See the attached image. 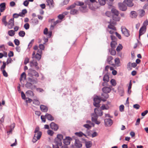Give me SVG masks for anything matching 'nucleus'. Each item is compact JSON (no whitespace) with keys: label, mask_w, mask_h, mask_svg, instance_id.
<instances>
[{"label":"nucleus","mask_w":148,"mask_h":148,"mask_svg":"<svg viewBox=\"0 0 148 148\" xmlns=\"http://www.w3.org/2000/svg\"><path fill=\"white\" fill-rule=\"evenodd\" d=\"M119 94L121 96H123L124 95V91L123 89L122 88H119L118 89Z\"/></svg>","instance_id":"nucleus-22"},{"label":"nucleus","mask_w":148,"mask_h":148,"mask_svg":"<svg viewBox=\"0 0 148 148\" xmlns=\"http://www.w3.org/2000/svg\"><path fill=\"white\" fill-rule=\"evenodd\" d=\"M54 133V132L53 131L50 130H49L47 131V133L50 136H52L53 135Z\"/></svg>","instance_id":"nucleus-54"},{"label":"nucleus","mask_w":148,"mask_h":148,"mask_svg":"<svg viewBox=\"0 0 148 148\" xmlns=\"http://www.w3.org/2000/svg\"><path fill=\"white\" fill-rule=\"evenodd\" d=\"M131 65V64L130 62H129L127 64V68L130 70H131L132 69V66Z\"/></svg>","instance_id":"nucleus-57"},{"label":"nucleus","mask_w":148,"mask_h":148,"mask_svg":"<svg viewBox=\"0 0 148 148\" xmlns=\"http://www.w3.org/2000/svg\"><path fill=\"white\" fill-rule=\"evenodd\" d=\"M123 48V47L121 44H119V45L117 47L116 50L117 51L119 52Z\"/></svg>","instance_id":"nucleus-45"},{"label":"nucleus","mask_w":148,"mask_h":148,"mask_svg":"<svg viewBox=\"0 0 148 148\" xmlns=\"http://www.w3.org/2000/svg\"><path fill=\"white\" fill-rule=\"evenodd\" d=\"M101 97L102 99H107L109 97V95L108 93H103L101 94Z\"/></svg>","instance_id":"nucleus-31"},{"label":"nucleus","mask_w":148,"mask_h":148,"mask_svg":"<svg viewBox=\"0 0 148 148\" xmlns=\"http://www.w3.org/2000/svg\"><path fill=\"white\" fill-rule=\"evenodd\" d=\"M148 112V110H145L141 113V115L142 116H145Z\"/></svg>","instance_id":"nucleus-64"},{"label":"nucleus","mask_w":148,"mask_h":148,"mask_svg":"<svg viewBox=\"0 0 148 148\" xmlns=\"http://www.w3.org/2000/svg\"><path fill=\"white\" fill-rule=\"evenodd\" d=\"M113 123L112 120L110 119H104V124L106 127L111 126Z\"/></svg>","instance_id":"nucleus-4"},{"label":"nucleus","mask_w":148,"mask_h":148,"mask_svg":"<svg viewBox=\"0 0 148 148\" xmlns=\"http://www.w3.org/2000/svg\"><path fill=\"white\" fill-rule=\"evenodd\" d=\"M67 139V138H65L63 140V143L66 145H69L70 143Z\"/></svg>","instance_id":"nucleus-43"},{"label":"nucleus","mask_w":148,"mask_h":148,"mask_svg":"<svg viewBox=\"0 0 148 148\" xmlns=\"http://www.w3.org/2000/svg\"><path fill=\"white\" fill-rule=\"evenodd\" d=\"M94 112L99 116H101L103 115V112L100 108H95L94 109Z\"/></svg>","instance_id":"nucleus-10"},{"label":"nucleus","mask_w":148,"mask_h":148,"mask_svg":"<svg viewBox=\"0 0 148 148\" xmlns=\"http://www.w3.org/2000/svg\"><path fill=\"white\" fill-rule=\"evenodd\" d=\"M3 64L0 68V69L1 71L3 70H3L5 68L6 65V62H5L3 61Z\"/></svg>","instance_id":"nucleus-49"},{"label":"nucleus","mask_w":148,"mask_h":148,"mask_svg":"<svg viewBox=\"0 0 148 148\" xmlns=\"http://www.w3.org/2000/svg\"><path fill=\"white\" fill-rule=\"evenodd\" d=\"M75 134L77 136L81 137L83 135V133L82 132H76L75 133Z\"/></svg>","instance_id":"nucleus-47"},{"label":"nucleus","mask_w":148,"mask_h":148,"mask_svg":"<svg viewBox=\"0 0 148 148\" xmlns=\"http://www.w3.org/2000/svg\"><path fill=\"white\" fill-rule=\"evenodd\" d=\"M117 45L116 42L112 41L110 43V46L112 49H115Z\"/></svg>","instance_id":"nucleus-24"},{"label":"nucleus","mask_w":148,"mask_h":148,"mask_svg":"<svg viewBox=\"0 0 148 148\" xmlns=\"http://www.w3.org/2000/svg\"><path fill=\"white\" fill-rule=\"evenodd\" d=\"M110 82L111 84L113 86H114L116 85V81L114 79H111V80H110Z\"/></svg>","instance_id":"nucleus-44"},{"label":"nucleus","mask_w":148,"mask_h":148,"mask_svg":"<svg viewBox=\"0 0 148 148\" xmlns=\"http://www.w3.org/2000/svg\"><path fill=\"white\" fill-rule=\"evenodd\" d=\"M31 22L33 25H36L38 24V21L37 18H32L31 20Z\"/></svg>","instance_id":"nucleus-25"},{"label":"nucleus","mask_w":148,"mask_h":148,"mask_svg":"<svg viewBox=\"0 0 148 148\" xmlns=\"http://www.w3.org/2000/svg\"><path fill=\"white\" fill-rule=\"evenodd\" d=\"M26 74L25 73V72H23V73L21 76V77L20 78V80L21 81V80H22V78H24V79H26Z\"/></svg>","instance_id":"nucleus-37"},{"label":"nucleus","mask_w":148,"mask_h":148,"mask_svg":"<svg viewBox=\"0 0 148 148\" xmlns=\"http://www.w3.org/2000/svg\"><path fill=\"white\" fill-rule=\"evenodd\" d=\"M111 11L113 14V15H117L119 14V12L117 10L114 8H112L111 9Z\"/></svg>","instance_id":"nucleus-29"},{"label":"nucleus","mask_w":148,"mask_h":148,"mask_svg":"<svg viewBox=\"0 0 148 148\" xmlns=\"http://www.w3.org/2000/svg\"><path fill=\"white\" fill-rule=\"evenodd\" d=\"M42 134V133L41 132H39L37 133V136H36V138L37 139H39Z\"/></svg>","instance_id":"nucleus-48"},{"label":"nucleus","mask_w":148,"mask_h":148,"mask_svg":"<svg viewBox=\"0 0 148 148\" xmlns=\"http://www.w3.org/2000/svg\"><path fill=\"white\" fill-rule=\"evenodd\" d=\"M33 103L36 105L38 106L40 104V102L37 99H34L33 101Z\"/></svg>","instance_id":"nucleus-46"},{"label":"nucleus","mask_w":148,"mask_h":148,"mask_svg":"<svg viewBox=\"0 0 148 148\" xmlns=\"http://www.w3.org/2000/svg\"><path fill=\"white\" fill-rule=\"evenodd\" d=\"M103 81L105 82H108L109 80V78L108 75L106 74L103 76Z\"/></svg>","instance_id":"nucleus-26"},{"label":"nucleus","mask_w":148,"mask_h":148,"mask_svg":"<svg viewBox=\"0 0 148 148\" xmlns=\"http://www.w3.org/2000/svg\"><path fill=\"white\" fill-rule=\"evenodd\" d=\"M8 28L11 29H12L14 25V21L13 18H11L8 23Z\"/></svg>","instance_id":"nucleus-9"},{"label":"nucleus","mask_w":148,"mask_h":148,"mask_svg":"<svg viewBox=\"0 0 148 148\" xmlns=\"http://www.w3.org/2000/svg\"><path fill=\"white\" fill-rule=\"evenodd\" d=\"M124 106L123 105H121L119 106V110L120 112H122L124 111Z\"/></svg>","instance_id":"nucleus-51"},{"label":"nucleus","mask_w":148,"mask_h":148,"mask_svg":"<svg viewBox=\"0 0 148 148\" xmlns=\"http://www.w3.org/2000/svg\"><path fill=\"white\" fill-rule=\"evenodd\" d=\"M114 61L115 64L117 66H120L119 65V64L120 63V60L119 58H116L115 59Z\"/></svg>","instance_id":"nucleus-32"},{"label":"nucleus","mask_w":148,"mask_h":148,"mask_svg":"<svg viewBox=\"0 0 148 148\" xmlns=\"http://www.w3.org/2000/svg\"><path fill=\"white\" fill-rule=\"evenodd\" d=\"M8 33L10 36H12L15 34V32L13 30H10L8 31Z\"/></svg>","instance_id":"nucleus-40"},{"label":"nucleus","mask_w":148,"mask_h":148,"mask_svg":"<svg viewBox=\"0 0 148 148\" xmlns=\"http://www.w3.org/2000/svg\"><path fill=\"white\" fill-rule=\"evenodd\" d=\"M6 16H3L2 19V22L4 24L5 26L8 25V22L6 21Z\"/></svg>","instance_id":"nucleus-27"},{"label":"nucleus","mask_w":148,"mask_h":148,"mask_svg":"<svg viewBox=\"0 0 148 148\" xmlns=\"http://www.w3.org/2000/svg\"><path fill=\"white\" fill-rule=\"evenodd\" d=\"M1 71L3 72V76L5 77H7L8 76V74L4 70H2Z\"/></svg>","instance_id":"nucleus-58"},{"label":"nucleus","mask_w":148,"mask_h":148,"mask_svg":"<svg viewBox=\"0 0 148 148\" xmlns=\"http://www.w3.org/2000/svg\"><path fill=\"white\" fill-rule=\"evenodd\" d=\"M113 59V58L111 56H108L107 58L106 61L108 63L111 64L113 66H114V64L112 63V60Z\"/></svg>","instance_id":"nucleus-12"},{"label":"nucleus","mask_w":148,"mask_h":148,"mask_svg":"<svg viewBox=\"0 0 148 148\" xmlns=\"http://www.w3.org/2000/svg\"><path fill=\"white\" fill-rule=\"evenodd\" d=\"M85 146L86 148H90L92 146V143L90 141H86L85 142Z\"/></svg>","instance_id":"nucleus-23"},{"label":"nucleus","mask_w":148,"mask_h":148,"mask_svg":"<svg viewBox=\"0 0 148 148\" xmlns=\"http://www.w3.org/2000/svg\"><path fill=\"white\" fill-rule=\"evenodd\" d=\"M26 93L29 96H33L34 95L33 92L30 90H28L27 91Z\"/></svg>","instance_id":"nucleus-34"},{"label":"nucleus","mask_w":148,"mask_h":148,"mask_svg":"<svg viewBox=\"0 0 148 148\" xmlns=\"http://www.w3.org/2000/svg\"><path fill=\"white\" fill-rule=\"evenodd\" d=\"M45 116L48 120L52 121L54 120V117L50 114L46 113L45 115Z\"/></svg>","instance_id":"nucleus-16"},{"label":"nucleus","mask_w":148,"mask_h":148,"mask_svg":"<svg viewBox=\"0 0 148 148\" xmlns=\"http://www.w3.org/2000/svg\"><path fill=\"white\" fill-rule=\"evenodd\" d=\"M102 90L103 92L108 94L110 92L111 89L109 87H105L102 88Z\"/></svg>","instance_id":"nucleus-18"},{"label":"nucleus","mask_w":148,"mask_h":148,"mask_svg":"<svg viewBox=\"0 0 148 148\" xmlns=\"http://www.w3.org/2000/svg\"><path fill=\"white\" fill-rule=\"evenodd\" d=\"M14 53L12 51H10L8 54V56L10 58L14 56Z\"/></svg>","instance_id":"nucleus-60"},{"label":"nucleus","mask_w":148,"mask_h":148,"mask_svg":"<svg viewBox=\"0 0 148 148\" xmlns=\"http://www.w3.org/2000/svg\"><path fill=\"white\" fill-rule=\"evenodd\" d=\"M29 65L30 66H34L35 67H36L38 65V63L37 62H34L33 61H32L30 62Z\"/></svg>","instance_id":"nucleus-33"},{"label":"nucleus","mask_w":148,"mask_h":148,"mask_svg":"<svg viewBox=\"0 0 148 148\" xmlns=\"http://www.w3.org/2000/svg\"><path fill=\"white\" fill-rule=\"evenodd\" d=\"M93 105L95 106L98 108H99L100 107V103H99L94 102Z\"/></svg>","instance_id":"nucleus-55"},{"label":"nucleus","mask_w":148,"mask_h":148,"mask_svg":"<svg viewBox=\"0 0 148 148\" xmlns=\"http://www.w3.org/2000/svg\"><path fill=\"white\" fill-rule=\"evenodd\" d=\"M18 34L19 36L23 37L25 35V33L24 31L21 30L19 32Z\"/></svg>","instance_id":"nucleus-36"},{"label":"nucleus","mask_w":148,"mask_h":148,"mask_svg":"<svg viewBox=\"0 0 148 148\" xmlns=\"http://www.w3.org/2000/svg\"><path fill=\"white\" fill-rule=\"evenodd\" d=\"M75 4H72V5H70V6H69L68 7L66 8V9L67 10H72L74 9L73 8H75Z\"/></svg>","instance_id":"nucleus-42"},{"label":"nucleus","mask_w":148,"mask_h":148,"mask_svg":"<svg viewBox=\"0 0 148 148\" xmlns=\"http://www.w3.org/2000/svg\"><path fill=\"white\" fill-rule=\"evenodd\" d=\"M122 33L125 36L128 37L130 35V32L125 27L122 26L121 28Z\"/></svg>","instance_id":"nucleus-3"},{"label":"nucleus","mask_w":148,"mask_h":148,"mask_svg":"<svg viewBox=\"0 0 148 148\" xmlns=\"http://www.w3.org/2000/svg\"><path fill=\"white\" fill-rule=\"evenodd\" d=\"M6 8V4L5 3H3L0 4V11L3 12Z\"/></svg>","instance_id":"nucleus-19"},{"label":"nucleus","mask_w":148,"mask_h":148,"mask_svg":"<svg viewBox=\"0 0 148 148\" xmlns=\"http://www.w3.org/2000/svg\"><path fill=\"white\" fill-rule=\"evenodd\" d=\"M100 108L102 111V110H108L109 108V107L108 106H106L105 105L103 104L102 105V106L100 107Z\"/></svg>","instance_id":"nucleus-35"},{"label":"nucleus","mask_w":148,"mask_h":148,"mask_svg":"<svg viewBox=\"0 0 148 148\" xmlns=\"http://www.w3.org/2000/svg\"><path fill=\"white\" fill-rule=\"evenodd\" d=\"M119 15H112L113 20L115 22L120 21V18L119 16Z\"/></svg>","instance_id":"nucleus-21"},{"label":"nucleus","mask_w":148,"mask_h":148,"mask_svg":"<svg viewBox=\"0 0 148 148\" xmlns=\"http://www.w3.org/2000/svg\"><path fill=\"white\" fill-rule=\"evenodd\" d=\"M148 25V21L147 20L144 21L143 22V26L142 27H146L147 25Z\"/></svg>","instance_id":"nucleus-62"},{"label":"nucleus","mask_w":148,"mask_h":148,"mask_svg":"<svg viewBox=\"0 0 148 148\" xmlns=\"http://www.w3.org/2000/svg\"><path fill=\"white\" fill-rule=\"evenodd\" d=\"M119 9L122 11H125L127 9V6L123 3H119Z\"/></svg>","instance_id":"nucleus-14"},{"label":"nucleus","mask_w":148,"mask_h":148,"mask_svg":"<svg viewBox=\"0 0 148 148\" xmlns=\"http://www.w3.org/2000/svg\"><path fill=\"white\" fill-rule=\"evenodd\" d=\"M92 117H93L97 119L98 117V116H99L97 114H95V113H92L91 114Z\"/></svg>","instance_id":"nucleus-61"},{"label":"nucleus","mask_w":148,"mask_h":148,"mask_svg":"<svg viewBox=\"0 0 148 148\" xmlns=\"http://www.w3.org/2000/svg\"><path fill=\"white\" fill-rule=\"evenodd\" d=\"M131 14L132 15L131 17L132 18H136L137 16L136 13L135 11H132L131 12Z\"/></svg>","instance_id":"nucleus-39"},{"label":"nucleus","mask_w":148,"mask_h":148,"mask_svg":"<svg viewBox=\"0 0 148 148\" xmlns=\"http://www.w3.org/2000/svg\"><path fill=\"white\" fill-rule=\"evenodd\" d=\"M64 17H65L64 15L63 14H59L58 16V18L60 20H62Z\"/></svg>","instance_id":"nucleus-59"},{"label":"nucleus","mask_w":148,"mask_h":148,"mask_svg":"<svg viewBox=\"0 0 148 148\" xmlns=\"http://www.w3.org/2000/svg\"><path fill=\"white\" fill-rule=\"evenodd\" d=\"M40 108L43 112H46L48 110V108L46 106L42 105H40Z\"/></svg>","instance_id":"nucleus-17"},{"label":"nucleus","mask_w":148,"mask_h":148,"mask_svg":"<svg viewBox=\"0 0 148 148\" xmlns=\"http://www.w3.org/2000/svg\"><path fill=\"white\" fill-rule=\"evenodd\" d=\"M24 27L25 29L27 30L29 28V25L28 23H26L24 25Z\"/></svg>","instance_id":"nucleus-53"},{"label":"nucleus","mask_w":148,"mask_h":148,"mask_svg":"<svg viewBox=\"0 0 148 148\" xmlns=\"http://www.w3.org/2000/svg\"><path fill=\"white\" fill-rule=\"evenodd\" d=\"M28 75L32 77H33L34 76L37 77L39 76L38 73L35 70L32 69H29Z\"/></svg>","instance_id":"nucleus-2"},{"label":"nucleus","mask_w":148,"mask_h":148,"mask_svg":"<svg viewBox=\"0 0 148 148\" xmlns=\"http://www.w3.org/2000/svg\"><path fill=\"white\" fill-rule=\"evenodd\" d=\"M108 23H109V25L108 26V27L109 29H111L114 30H116L115 27L112 25L116 24V22H115L113 21H112L111 20L110 21L108 22Z\"/></svg>","instance_id":"nucleus-5"},{"label":"nucleus","mask_w":148,"mask_h":148,"mask_svg":"<svg viewBox=\"0 0 148 148\" xmlns=\"http://www.w3.org/2000/svg\"><path fill=\"white\" fill-rule=\"evenodd\" d=\"M47 3V5L49 6V8L50 9L53 8L54 7V3L53 0H46Z\"/></svg>","instance_id":"nucleus-8"},{"label":"nucleus","mask_w":148,"mask_h":148,"mask_svg":"<svg viewBox=\"0 0 148 148\" xmlns=\"http://www.w3.org/2000/svg\"><path fill=\"white\" fill-rule=\"evenodd\" d=\"M34 39H33L31 40L30 42L29 43L28 45V47L29 48H30L32 47V44L34 43Z\"/></svg>","instance_id":"nucleus-56"},{"label":"nucleus","mask_w":148,"mask_h":148,"mask_svg":"<svg viewBox=\"0 0 148 148\" xmlns=\"http://www.w3.org/2000/svg\"><path fill=\"white\" fill-rule=\"evenodd\" d=\"M29 59L28 58H26L24 60V64L26 65L29 62Z\"/></svg>","instance_id":"nucleus-63"},{"label":"nucleus","mask_w":148,"mask_h":148,"mask_svg":"<svg viewBox=\"0 0 148 148\" xmlns=\"http://www.w3.org/2000/svg\"><path fill=\"white\" fill-rule=\"evenodd\" d=\"M50 126L51 128L55 131H57L59 128L58 125L53 122L51 123Z\"/></svg>","instance_id":"nucleus-6"},{"label":"nucleus","mask_w":148,"mask_h":148,"mask_svg":"<svg viewBox=\"0 0 148 148\" xmlns=\"http://www.w3.org/2000/svg\"><path fill=\"white\" fill-rule=\"evenodd\" d=\"M75 146L77 148H80L82 147V142L78 139H76L75 142Z\"/></svg>","instance_id":"nucleus-13"},{"label":"nucleus","mask_w":148,"mask_h":148,"mask_svg":"<svg viewBox=\"0 0 148 148\" xmlns=\"http://www.w3.org/2000/svg\"><path fill=\"white\" fill-rule=\"evenodd\" d=\"M108 50L111 55L112 56H114L116 55V51L115 49H108Z\"/></svg>","instance_id":"nucleus-28"},{"label":"nucleus","mask_w":148,"mask_h":148,"mask_svg":"<svg viewBox=\"0 0 148 148\" xmlns=\"http://www.w3.org/2000/svg\"><path fill=\"white\" fill-rule=\"evenodd\" d=\"M110 37L111 40H112V41H114L115 42H116L117 40V38H116V37L114 36L113 35H111Z\"/></svg>","instance_id":"nucleus-50"},{"label":"nucleus","mask_w":148,"mask_h":148,"mask_svg":"<svg viewBox=\"0 0 148 148\" xmlns=\"http://www.w3.org/2000/svg\"><path fill=\"white\" fill-rule=\"evenodd\" d=\"M133 0H124L123 3L129 7H132L134 5L132 2Z\"/></svg>","instance_id":"nucleus-11"},{"label":"nucleus","mask_w":148,"mask_h":148,"mask_svg":"<svg viewBox=\"0 0 148 148\" xmlns=\"http://www.w3.org/2000/svg\"><path fill=\"white\" fill-rule=\"evenodd\" d=\"M41 55L37 53L35 56V58L36 59H37L38 60H39L41 58Z\"/></svg>","instance_id":"nucleus-41"},{"label":"nucleus","mask_w":148,"mask_h":148,"mask_svg":"<svg viewBox=\"0 0 148 148\" xmlns=\"http://www.w3.org/2000/svg\"><path fill=\"white\" fill-rule=\"evenodd\" d=\"M25 86L27 88L31 89V90H33L36 88V86L35 85H33L31 83L27 82L25 84Z\"/></svg>","instance_id":"nucleus-7"},{"label":"nucleus","mask_w":148,"mask_h":148,"mask_svg":"<svg viewBox=\"0 0 148 148\" xmlns=\"http://www.w3.org/2000/svg\"><path fill=\"white\" fill-rule=\"evenodd\" d=\"M63 139V136L61 134H58L57 137L54 139L55 145H53V148H59V146L62 145V140Z\"/></svg>","instance_id":"nucleus-1"},{"label":"nucleus","mask_w":148,"mask_h":148,"mask_svg":"<svg viewBox=\"0 0 148 148\" xmlns=\"http://www.w3.org/2000/svg\"><path fill=\"white\" fill-rule=\"evenodd\" d=\"M79 9L82 12L84 13L86 12V6H81L79 7Z\"/></svg>","instance_id":"nucleus-30"},{"label":"nucleus","mask_w":148,"mask_h":148,"mask_svg":"<svg viewBox=\"0 0 148 148\" xmlns=\"http://www.w3.org/2000/svg\"><path fill=\"white\" fill-rule=\"evenodd\" d=\"M94 102L100 103L101 101V98L99 96H96L93 99Z\"/></svg>","instance_id":"nucleus-20"},{"label":"nucleus","mask_w":148,"mask_h":148,"mask_svg":"<svg viewBox=\"0 0 148 148\" xmlns=\"http://www.w3.org/2000/svg\"><path fill=\"white\" fill-rule=\"evenodd\" d=\"M78 10H77L74 9L71 10L70 11V14H71L75 15L77 14L78 13Z\"/></svg>","instance_id":"nucleus-38"},{"label":"nucleus","mask_w":148,"mask_h":148,"mask_svg":"<svg viewBox=\"0 0 148 148\" xmlns=\"http://www.w3.org/2000/svg\"><path fill=\"white\" fill-rule=\"evenodd\" d=\"M146 28L144 27H142L140 29L139 31V38H140V36L143 34L146 31Z\"/></svg>","instance_id":"nucleus-15"},{"label":"nucleus","mask_w":148,"mask_h":148,"mask_svg":"<svg viewBox=\"0 0 148 148\" xmlns=\"http://www.w3.org/2000/svg\"><path fill=\"white\" fill-rule=\"evenodd\" d=\"M14 42L16 45L18 46L20 44V41L18 39H15L14 40Z\"/></svg>","instance_id":"nucleus-52"}]
</instances>
